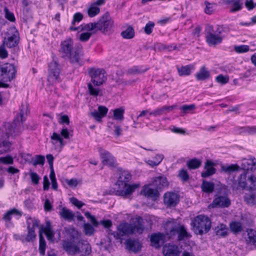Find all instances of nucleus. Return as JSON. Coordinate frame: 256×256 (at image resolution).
I'll return each mask as SVG.
<instances>
[{
	"mask_svg": "<svg viewBox=\"0 0 256 256\" xmlns=\"http://www.w3.org/2000/svg\"><path fill=\"white\" fill-rule=\"evenodd\" d=\"M206 41L210 46H214L220 44L222 40V36L216 33H207Z\"/></svg>",
	"mask_w": 256,
	"mask_h": 256,
	"instance_id": "4be33fe9",
	"label": "nucleus"
},
{
	"mask_svg": "<svg viewBox=\"0 0 256 256\" xmlns=\"http://www.w3.org/2000/svg\"><path fill=\"white\" fill-rule=\"evenodd\" d=\"M177 48V46L176 45H164L163 44H159L158 49L159 51H172Z\"/></svg>",
	"mask_w": 256,
	"mask_h": 256,
	"instance_id": "09e8293b",
	"label": "nucleus"
},
{
	"mask_svg": "<svg viewBox=\"0 0 256 256\" xmlns=\"http://www.w3.org/2000/svg\"><path fill=\"white\" fill-rule=\"evenodd\" d=\"M16 214L21 216L22 215V212L16 208H13L4 214L2 218L5 221H10L12 218V215Z\"/></svg>",
	"mask_w": 256,
	"mask_h": 256,
	"instance_id": "a19ab883",
	"label": "nucleus"
},
{
	"mask_svg": "<svg viewBox=\"0 0 256 256\" xmlns=\"http://www.w3.org/2000/svg\"><path fill=\"white\" fill-rule=\"evenodd\" d=\"M20 110V114L15 116L12 123L5 122L4 124L8 136L16 135L22 130L23 122L25 120L24 116L26 115L28 110V104H22Z\"/></svg>",
	"mask_w": 256,
	"mask_h": 256,
	"instance_id": "7ed1b4c3",
	"label": "nucleus"
},
{
	"mask_svg": "<svg viewBox=\"0 0 256 256\" xmlns=\"http://www.w3.org/2000/svg\"><path fill=\"white\" fill-rule=\"evenodd\" d=\"M114 120L122 121L124 118V110L122 108H119L114 110Z\"/></svg>",
	"mask_w": 256,
	"mask_h": 256,
	"instance_id": "79ce46f5",
	"label": "nucleus"
},
{
	"mask_svg": "<svg viewBox=\"0 0 256 256\" xmlns=\"http://www.w3.org/2000/svg\"><path fill=\"white\" fill-rule=\"evenodd\" d=\"M214 184L210 182H208L205 180H202L201 185V188L202 192L207 194H211L214 190Z\"/></svg>",
	"mask_w": 256,
	"mask_h": 256,
	"instance_id": "2f4dec72",
	"label": "nucleus"
},
{
	"mask_svg": "<svg viewBox=\"0 0 256 256\" xmlns=\"http://www.w3.org/2000/svg\"><path fill=\"white\" fill-rule=\"evenodd\" d=\"M246 172H244L238 178V186L242 188H248V182L246 178Z\"/></svg>",
	"mask_w": 256,
	"mask_h": 256,
	"instance_id": "ea45409f",
	"label": "nucleus"
},
{
	"mask_svg": "<svg viewBox=\"0 0 256 256\" xmlns=\"http://www.w3.org/2000/svg\"><path fill=\"white\" fill-rule=\"evenodd\" d=\"M98 5L94 2L92 3L88 10V14L90 17L92 18L100 12V8Z\"/></svg>",
	"mask_w": 256,
	"mask_h": 256,
	"instance_id": "58836bf2",
	"label": "nucleus"
},
{
	"mask_svg": "<svg viewBox=\"0 0 256 256\" xmlns=\"http://www.w3.org/2000/svg\"><path fill=\"white\" fill-rule=\"evenodd\" d=\"M202 164V161L196 158L191 159L187 162L186 166L190 170L198 168Z\"/></svg>",
	"mask_w": 256,
	"mask_h": 256,
	"instance_id": "4c0bfd02",
	"label": "nucleus"
},
{
	"mask_svg": "<svg viewBox=\"0 0 256 256\" xmlns=\"http://www.w3.org/2000/svg\"><path fill=\"white\" fill-rule=\"evenodd\" d=\"M142 192L145 196L150 198L154 200H157L160 196V194L157 188L153 189L149 188L148 186H144Z\"/></svg>",
	"mask_w": 256,
	"mask_h": 256,
	"instance_id": "bb28decb",
	"label": "nucleus"
},
{
	"mask_svg": "<svg viewBox=\"0 0 256 256\" xmlns=\"http://www.w3.org/2000/svg\"><path fill=\"white\" fill-rule=\"evenodd\" d=\"M31 180L34 184H38L40 180V177L37 173L34 172H30L29 173Z\"/></svg>",
	"mask_w": 256,
	"mask_h": 256,
	"instance_id": "5fc2aeb1",
	"label": "nucleus"
},
{
	"mask_svg": "<svg viewBox=\"0 0 256 256\" xmlns=\"http://www.w3.org/2000/svg\"><path fill=\"white\" fill-rule=\"evenodd\" d=\"M194 69V66L192 64L182 66L180 68L178 67L177 70L180 76H189L192 72V70Z\"/></svg>",
	"mask_w": 256,
	"mask_h": 256,
	"instance_id": "473e14b6",
	"label": "nucleus"
},
{
	"mask_svg": "<svg viewBox=\"0 0 256 256\" xmlns=\"http://www.w3.org/2000/svg\"><path fill=\"white\" fill-rule=\"evenodd\" d=\"M126 249L135 253L138 252L141 250V244L136 240L128 239L125 242Z\"/></svg>",
	"mask_w": 256,
	"mask_h": 256,
	"instance_id": "b1692460",
	"label": "nucleus"
},
{
	"mask_svg": "<svg viewBox=\"0 0 256 256\" xmlns=\"http://www.w3.org/2000/svg\"><path fill=\"white\" fill-rule=\"evenodd\" d=\"M178 176L184 182H186L189 179V175L186 170L182 169L180 170Z\"/></svg>",
	"mask_w": 256,
	"mask_h": 256,
	"instance_id": "864d4df0",
	"label": "nucleus"
},
{
	"mask_svg": "<svg viewBox=\"0 0 256 256\" xmlns=\"http://www.w3.org/2000/svg\"><path fill=\"white\" fill-rule=\"evenodd\" d=\"M88 72L94 86H100L106 80V72L103 69L91 68H88Z\"/></svg>",
	"mask_w": 256,
	"mask_h": 256,
	"instance_id": "9d476101",
	"label": "nucleus"
},
{
	"mask_svg": "<svg viewBox=\"0 0 256 256\" xmlns=\"http://www.w3.org/2000/svg\"><path fill=\"white\" fill-rule=\"evenodd\" d=\"M240 169V166L237 164H232L230 165L221 166L222 172L227 174H230L234 172L238 171Z\"/></svg>",
	"mask_w": 256,
	"mask_h": 256,
	"instance_id": "f704fd0d",
	"label": "nucleus"
},
{
	"mask_svg": "<svg viewBox=\"0 0 256 256\" xmlns=\"http://www.w3.org/2000/svg\"><path fill=\"white\" fill-rule=\"evenodd\" d=\"M85 216L90 219V220L91 222L93 224V225L95 226H98L99 224V222H98L96 219L95 218L94 216L91 215V214L88 212H85Z\"/></svg>",
	"mask_w": 256,
	"mask_h": 256,
	"instance_id": "680f3d73",
	"label": "nucleus"
},
{
	"mask_svg": "<svg viewBox=\"0 0 256 256\" xmlns=\"http://www.w3.org/2000/svg\"><path fill=\"white\" fill-rule=\"evenodd\" d=\"M195 105L190 104V105H183L180 109L183 111L184 114L188 113L190 112L193 110L195 108Z\"/></svg>",
	"mask_w": 256,
	"mask_h": 256,
	"instance_id": "052dcab7",
	"label": "nucleus"
},
{
	"mask_svg": "<svg viewBox=\"0 0 256 256\" xmlns=\"http://www.w3.org/2000/svg\"><path fill=\"white\" fill-rule=\"evenodd\" d=\"M59 214L62 218L68 221L72 220L75 216L74 214L66 207L62 208L61 210L59 212Z\"/></svg>",
	"mask_w": 256,
	"mask_h": 256,
	"instance_id": "cd10ccee",
	"label": "nucleus"
},
{
	"mask_svg": "<svg viewBox=\"0 0 256 256\" xmlns=\"http://www.w3.org/2000/svg\"><path fill=\"white\" fill-rule=\"evenodd\" d=\"M60 52L62 57L68 58L73 64H79L80 57L82 55V47L78 46L74 48L71 38L66 39L62 42Z\"/></svg>",
	"mask_w": 256,
	"mask_h": 256,
	"instance_id": "20e7f679",
	"label": "nucleus"
},
{
	"mask_svg": "<svg viewBox=\"0 0 256 256\" xmlns=\"http://www.w3.org/2000/svg\"><path fill=\"white\" fill-rule=\"evenodd\" d=\"M231 204V201L228 196L227 190L221 188L216 198H214L210 206L212 208H228Z\"/></svg>",
	"mask_w": 256,
	"mask_h": 256,
	"instance_id": "6e6552de",
	"label": "nucleus"
},
{
	"mask_svg": "<svg viewBox=\"0 0 256 256\" xmlns=\"http://www.w3.org/2000/svg\"><path fill=\"white\" fill-rule=\"evenodd\" d=\"M70 234L74 242L80 244V240H82L80 238V234L78 230L74 228H71L70 231Z\"/></svg>",
	"mask_w": 256,
	"mask_h": 256,
	"instance_id": "37998d69",
	"label": "nucleus"
},
{
	"mask_svg": "<svg viewBox=\"0 0 256 256\" xmlns=\"http://www.w3.org/2000/svg\"><path fill=\"white\" fill-rule=\"evenodd\" d=\"M210 76L209 71L204 66L200 68V71L196 75V79L198 80H204L208 79Z\"/></svg>",
	"mask_w": 256,
	"mask_h": 256,
	"instance_id": "7c9ffc66",
	"label": "nucleus"
},
{
	"mask_svg": "<svg viewBox=\"0 0 256 256\" xmlns=\"http://www.w3.org/2000/svg\"><path fill=\"white\" fill-rule=\"evenodd\" d=\"M48 81L50 84H54L60 82V67L58 62L53 60L48 64Z\"/></svg>",
	"mask_w": 256,
	"mask_h": 256,
	"instance_id": "0eeeda50",
	"label": "nucleus"
},
{
	"mask_svg": "<svg viewBox=\"0 0 256 256\" xmlns=\"http://www.w3.org/2000/svg\"><path fill=\"white\" fill-rule=\"evenodd\" d=\"M4 12H5V17L6 19L10 22H14L15 20V17L14 14L10 12L7 7L4 8Z\"/></svg>",
	"mask_w": 256,
	"mask_h": 256,
	"instance_id": "bf43d9fd",
	"label": "nucleus"
},
{
	"mask_svg": "<svg viewBox=\"0 0 256 256\" xmlns=\"http://www.w3.org/2000/svg\"><path fill=\"white\" fill-rule=\"evenodd\" d=\"M40 245L39 251L41 255L44 256L45 254V249L46 246V242L42 234L40 232Z\"/></svg>",
	"mask_w": 256,
	"mask_h": 256,
	"instance_id": "a18cd8bd",
	"label": "nucleus"
},
{
	"mask_svg": "<svg viewBox=\"0 0 256 256\" xmlns=\"http://www.w3.org/2000/svg\"><path fill=\"white\" fill-rule=\"evenodd\" d=\"M230 228L234 234L240 232L243 230L242 224L238 222H232L230 224Z\"/></svg>",
	"mask_w": 256,
	"mask_h": 256,
	"instance_id": "e433bc0d",
	"label": "nucleus"
},
{
	"mask_svg": "<svg viewBox=\"0 0 256 256\" xmlns=\"http://www.w3.org/2000/svg\"><path fill=\"white\" fill-rule=\"evenodd\" d=\"M166 238H167L166 234L158 232L152 234L150 238L152 246L157 248H160L164 242Z\"/></svg>",
	"mask_w": 256,
	"mask_h": 256,
	"instance_id": "dca6fc26",
	"label": "nucleus"
},
{
	"mask_svg": "<svg viewBox=\"0 0 256 256\" xmlns=\"http://www.w3.org/2000/svg\"><path fill=\"white\" fill-rule=\"evenodd\" d=\"M62 247L69 254H74L80 252V248L70 242L64 241L62 242Z\"/></svg>",
	"mask_w": 256,
	"mask_h": 256,
	"instance_id": "393cba45",
	"label": "nucleus"
},
{
	"mask_svg": "<svg viewBox=\"0 0 256 256\" xmlns=\"http://www.w3.org/2000/svg\"><path fill=\"white\" fill-rule=\"evenodd\" d=\"M0 162L6 164H12L14 163V160L10 156L0 158Z\"/></svg>",
	"mask_w": 256,
	"mask_h": 256,
	"instance_id": "13d9d810",
	"label": "nucleus"
},
{
	"mask_svg": "<svg viewBox=\"0 0 256 256\" xmlns=\"http://www.w3.org/2000/svg\"><path fill=\"white\" fill-rule=\"evenodd\" d=\"M191 225L196 234L202 235L210 230L211 228V221L208 216L199 215L192 220Z\"/></svg>",
	"mask_w": 256,
	"mask_h": 256,
	"instance_id": "423d86ee",
	"label": "nucleus"
},
{
	"mask_svg": "<svg viewBox=\"0 0 256 256\" xmlns=\"http://www.w3.org/2000/svg\"><path fill=\"white\" fill-rule=\"evenodd\" d=\"M100 156L102 159V162L104 164L110 167L115 166L116 160L110 152L102 150L100 151Z\"/></svg>",
	"mask_w": 256,
	"mask_h": 256,
	"instance_id": "4468645a",
	"label": "nucleus"
},
{
	"mask_svg": "<svg viewBox=\"0 0 256 256\" xmlns=\"http://www.w3.org/2000/svg\"><path fill=\"white\" fill-rule=\"evenodd\" d=\"M214 163L210 160H206L204 166V170L202 172L201 176L202 178H208L216 172V168L214 167Z\"/></svg>",
	"mask_w": 256,
	"mask_h": 256,
	"instance_id": "6ab92c4d",
	"label": "nucleus"
},
{
	"mask_svg": "<svg viewBox=\"0 0 256 256\" xmlns=\"http://www.w3.org/2000/svg\"><path fill=\"white\" fill-rule=\"evenodd\" d=\"M240 169H242L244 172L256 170V160L254 158L246 159L244 158L242 160Z\"/></svg>",
	"mask_w": 256,
	"mask_h": 256,
	"instance_id": "aec40b11",
	"label": "nucleus"
},
{
	"mask_svg": "<svg viewBox=\"0 0 256 256\" xmlns=\"http://www.w3.org/2000/svg\"><path fill=\"white\" fill-rule=\"evenodd\" d=\"M152 185L156 186L157 189H161L168 186V182L166 177L160 176L154 178Z\"/></svg>",
	"mask_w": 256,
	"mask_h": 256,
	"instance_id": "a878e982",
	"label": "nucleus"
},
{
	"mask_svg": "<svg viewBox=\"0 0 256 256\" xmlns=\"http://www.w3.org/2000/svg\"><path fill=\"white\" fill-rule=\"evenodd\" d=\"M248 188L250 190H254L256 188V177L251 175L248 178Z\"/></svg>",
	"mask_w": 256,
	"mask_h": 256,
	"instance_id": "8fccbe9b",
	"label": "nucleus"
},
{
	"mask_svg": "<svg viewBox=\"0 0 256 256\" xmlns=\"http://www.w3.org/2000/svg\"><path fill=\"white\" fill-rule=\"evenodd\" d=\"M20 40L18 33H14L10 34H8L7 37L4 38L3 40V44L8 48L16 47L18 46Z\"/></svg>",
	"mask_w": 256,
	"mask_h": 256,
	"instance_id": "2eb2a0df",
	"label": "nucleus"
},
{
	"mask_svg": "<svg viewBox=\"0 0 256 256\" xmlns=\"http://www.w3.org/2000/svg\"><path fill=\"white\" fill-rule=\"evenodd\" d=\"M80 244H82V250L86 254H88L91 252V246L87 241L80 240Z\"/></svg>",
	"mask_w": 256,
	"mask_h": 256,
	"instance_id": "3c124183",
	"label": "nucleus"
},
{
	"mask_svg": "<svg viewBox=\"0 0 256 256\" xmlns=\"http://www.w3.org/2000/svg\"><path fill=\"white\" fill-rule=\"evenodd\" d=\"M70 201L72 204L76 206L78 208H80L84 204L82 202L78 200L74 197L70 198Z\"/></svg>",
	"mask_w": 256,
	"mask_h": 256,
	"instance_id": "e2e57ef3",
	"label": "nucleus"
},
{
	"mask_svg": "<svg viewBox=\"0 0 256 256\" xmlns=\"http://www.w3.org/2000/svg\"><path fill=\"white\" fill-rule=\"evenodd\" d=\"M114 20H112L108 12H106L96 23H90L82 24L78 27L70 26V30H77L78 32H89L94 30L110 31L114 27Z\"/></svg>",
	"mask_w": 256,
	"mask_h": 256,
	"instance_id": "f03ea898",
	"label": "nucleus"
},
{
	"mask_svg": "<svg viewBox=\"0 0 256 256\" xmlns=\"http://www.w3.org/2000/svg\"><path fill=\"white\" fill-rule=\"evenodd\" d=\"M162 252L164 256H179L178 247L174 244H166L163 246Z\"/></svg>",
	"mask_w": 256,
	"mask_h": 256,
	"instance_id": "f3484780",
	"label": "nucleus"
},
{
	"mask_svg": "<svg viewBox=\"0 0 256 256\" xmlns=\"http://www.w3.org/2000/svg\"><path fill=\"white\" fill-rule=\"evenodd\" d=\"M148 70V68H142L141 66H134L126 70V74L130 75L142 74Z\"/></svg>",
	"mask_w": 256,
	"mask_h": 256,
	"instance_id": "72a5a7b5",
	"label": "nucleus"
},
{
	"mask_svg": "<svg viewBox=\"0 0 256 256\" xmlns=\"http://www.w3.org/2000/svg\"><path fill=\"white\" fill-rule=\"evenodd\" d=\"M44 232L46 234L48 240L52 241L54 236V233L52 230L50 222H47L46 226H41L40 233L42 234V232Z\"/></svg>",
	"mask_w": 256,
	"mask_h": 256,
	"instance_id": "c85d7f7f",
	"label": "nucleus"
},
{
	"mask_svg": "<svg viewBox=\"0 0 256 256\" xmlns=\"http://www.w3.org/2000/svg\"><path fill=\"white\" fill-rule=\"evenodd\" d=\"M179 200V196L174 192H166L164 196V202L168 207L175 206Z\"/></svg>",
	"mask_w": 256,
	"mask_h": 256,
	"instance_id": "f8f14e48",
	"label": "nucleus"
},
{
	"mask_svg": "<svg viewBox=\"0 0 256 256\" xmlns=\"http://www.w3.org/2000/svg\"><path fill=\"white\" fill-rule=\"evenodd\" d=\"M224 4L230 6L231 12L240 11L243 8V0H226Z\"/></svg>",
	"mask_w": 256,
	"mask_h": 256,
	"instance_id": "412c9836",
	"label": "nucleus"
},
{
	"mask_svg": "<svg viewBox=\"0 0 256 256\" xmlns=\"http://www.w3.org/2000/svg\"><path fill=\"white\" fill-rule=\"evenodd\" d=\"M176 108V105H173L171 106H164L155 109L152 111L151 113H150V115H152L153 116L157 117L163 114H166L168 112H171Z\"/></svg>",
	"mask_w": 256,
	"mask_h": 256,
	"instance_id": "a211bd4d",
	"label": "nucleus"
},
{
	"mask_svg": "<svg viewBox=\"0 0 256 256\" xmlns=\"http://www.w3.org/2000/svg\"><path fill=\"white\" fill-rule=\"evenodd\" d=\"M83 18V15L80 12L76 13L73 16V20L72 22V25H74L76 22H80Z\"/></svg>",
	"mask_w": 256,
	"mask_h": 256,
	"instance_id": "0e129e2a",
	"label": "nucleus"
},
{
	"mask_svg": "<svg viewBox=\"0 0 256 256\" xmlns=\"http://www.w3.org/2000/svg\"><path fill=\"white\" fill-rule=\"evenodd\" d=\"M166 235L168 238H173L175 236L178 235V240H182L190 236L185 227L180 224H176L170 226V230L166 232Z\"/></svg>",
	"mask_w": 256,
	"mask_h": 256,
	"instance_id": "1a4fd4ad",
	"label": "nucleus"
},
{
	"mask_svg": "<svg viewBox=\"0 0 256 256\" xmlns=\"http://www.w3.org/2000/svg\"><path fill=\"white\" fill-rule=\"evenodd\" d=\"M51 138L54 140H58L60 142L61 147H62L64 145L63 139L57 133L54 132L51 136Z\"/></svg>",
	"mask_w": 256,
	"mask_h": 256,
	"instance_id": "338daca9",
	"label": "nucleus"
},
{
	"mask_svg": "<svg viewBox=\"0 0 256 256\" xmlns=\"http://www.w3.org/2000/svg\"><path fill=\"white\" fill-rule=\"evenodd\" d=\"M249 46L246 45L234 46V50L237 53L246 52L249 50Z\"/></svg>",
	"mask_w": 256,
	"mask_h": 256,
	"instance_id": "603ef678",
	"label": "nucleus"
},
{
	"mask_svg": "<svg viewBox=\"0 0 256 256\" xmlns=\"http://www.w3.org/2000/svg\"><path fill=\"white\" fill-rule=\"evenodd\" d=\"M117 228L118 235L120 238L126 235L142 234L144 229L143 219L140 216L136 218V221L134 223H122L118 226Z\"/></svg>",
	"mask_w": 256,
	"mask_h": 256,
	"instance_id": "39448f33",
	"label": "nucleus"
},
{
	"mask_svg": "<svg viewBox=\"0 0 256 256\" xmlns=\"http://www.w3.org/2000/svg\"><path fill=\"white\" fill-rule=\"evenodd\" d=\"M214 232L219 238L225 237L228 234V228L226 225L221 224L215 228Z\"/></svg>",
	"mask_w": 256,
	"mask_h": 256,
	"instance_id": "c756f323",
	"label": "nucleus"
},
{
	"mask_svg": "<svg viewBox=\"0 0 256 256\" xmlns=\"http://www.w3.org/2000/svg\"><path fill=\"white\" fill-rule=\"evenodd\" d=\"M131 174L128 172L123 171L120 174L116 184V194L124 198H128L140 186V183L129 184L128 182L131 180Z\"/></svg>",
	"mask_w": 256,
	"mask_h": 256,
	"instance_id": "f257e3e1",
	"label": "nucleus"
},
{
	"mask_svg": "<svg viewBox=\"0 0 256 256\" xmlns=\"http://www.w3.org/2000/svg\"><path fill=\"white\" fill-rule=\"evenodd\" d=\"M108 112V108L104 106H100L98 107V110L91 112L90 115L97 122H100L102 118L105 116Z\"/></svg>",
	"mask_w": 256,
	"mask_h": 256,
	"instance_id": "5701e85b",
	"label": "nucleus"
},
{
	"mask_svg": "<svg viewBox=\"0 0 256 256\" xmlns=\"http://www.w3.org/2000/svg\"><path fill=\"white\" fill-rule=\"evenodd\" d=\"M4 44H2L0 46V58H5L8 56V52L6 50Z\"/></svg>",
	"mask_w": 256,
	"mask_h": 256,
	"instance_id": "774afa93",
	"label": "nucleus"
},
{
	"mask_svg": "<svg viewBox=\"0 0 256 256\" xmlns=\"http://www.w3.org/2000/svg\"><path fill=\"white\" fill-rule=\"evenodd\" d=\"M88 91L90 95L94 96H97L100 94V90L98 88H96L92 83L90 82L88 84Z\"/></svg>",
	"mask_w": 256,
	"mask_h": 256,
	"instance_id": "c03bdc74",
	"label": "nucleus"
},
{
	"mask_svg": "<svg viewBox=\"0 0 256 256\" xmlns=\"http://www.w3.org/2000/svg\"><path fill=\"white\" fill-rule=\"evenodd\" d=\"M28 234L26 238V240L30 242L36 236L34 230L38 226V221L36 219L30 218L27 221Z\"/></svg>",
	"mask_w": 256,
	"mask_h": 256,
	"instance_id": "ddd939ff",
	"label": "nucleus"
},
{
	"mask_svg": "<svg viewBox=\"0 0 256 256\" xmlns=\"http://www.w3.org/2000/svg\"><path fill=\"white\" fill-rule=\"evenodd\" d=\"M91 34L92 33H80L78 38L82 42H86L90 38Z\"/></svg>",
	"mask_w": 256,
	"mask_h": 256,
	"instance_id": "69168bd1",
	"label": "nucleus"
},
{
	"mask_svg": "<svg viewBox=\"0 0 256 256\" xmlns=\"http://www.w3.org/2000/svg\"><path fill=\"white\" fill-rule=\"evenodd\" d=\"M248 237L246 238L247 243L256 245V230L253 229H248L246 230Z\"/></svg>",
	"mask_w": 256,
	"mask_h": 256,
	"instance_id": "c9c22d12",
	"label": "nucleus"
},
{
	"mask_svg": "<svg viewBox=\"0 0 256 256\" xmlns=\"http://www.w3.org/2000/svg\"><path fill=\"white\" fill-rule=\"evenodd\" d=\"M45 161V158L42 155H36L33 158L32 165L36 166L38 164L44 165Z\"/></svg>",
	"mask_w": 256,
	"mask_h": 256,
	"instance_id": "de8ad7c7",
	"label": "nucleus"
},
{
	"mask_svg": "<svg viewBox=\"0 0 256 256\" xmlns=\"http://www.w3.org/2000/svg\"><path fill=\"white\" fill-rule=\"evenodd\" d=\"M216 80L218 82L224 84L228 82L229 78L228 76L220 74L216 77Z\"/></svg>",
	"mask_w": 256,
	"mask_h": 256,
	"instance_id": "4d7b16f0",
	"label": "nucleus"
},
{
	"mask_svg": "<svg viewBox=\"0 0 256 256\" xmlns=\"http://www.w3.org/2000/svg\"><path fill=\"white\" fill-rule=\"evenodd\" d=\"M245 201L250 205H254L256 204V194H246L244 196Z\"/></svg>",
	"mask_w": 256,
	"mask_h": 256,
	"instance_id": "49530a36",
	"label": "nucleus"
},
{
	"mask_svg": "<svg viewBox=\"0 0 256 256\" xmlns=\"http://www.w3.org/2000/svg\"><path fill=\"white\" fill-rule=\"evenodd\" d=\"M16 68L12 64H6L0 66V80L2 82H10L16 78Z\"/></svg>",
	"mask_w": 256,
	"mask_h": 256,
	"instance_id": "9b49d317",
	"label": "nucleus"
},
{
	"mask_svg": "<svg viewBox=\"0 0 256 256\" xmlns=\"http://www.w3.org/2000/svg\"><path fill=\"white\" fill-rule=\"evenodd\" d=\"M84 228L86 234L90 236L94 234V228L90 224L88 223L84 224Z\"/></svg>",
	"mask_w": 256,
	"mask_h": 256,
	"instance_id": "6e6d98bb",
	"label": "nucleus"
}]
</instances>
